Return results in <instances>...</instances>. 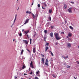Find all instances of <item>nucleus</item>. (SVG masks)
Here are the masks:
<instances>
[{"mask_svg": "<svg viewBox=\"0 0 79 79\" xmlns=\"http://www.w3.org/2000/svg\"><path fill=\"white\" fill-rule=\"evenodd\" d=\"M67 46L69 48H70V47H71V44L68 43V44H67Z\"/></svg>", "mask_w": 79, "mask_h": 79, "instance_id": "9", "label": "nucleus"}, {"mask_svg": "<svg viewBox=\"0 0 79 79\" xmlns=\"http://www.w3.org/2000/svg\"><path fill=\"white\" fill-rule=\"evenodd\" d=\"M44 5H45V6H47V5H46V3H45V2H44Z\"/></svg>", "mask_w": 79, "mask_h": 79, "instance_id": "35", "label": "nucleus"}, {"mask_svg": "<svg viewBox=\"0 0 79 79\" xmlns=\"http://www.w3.org/2000/svg\"><path fill=\"white\" fill-rule=\"evenodd\" d=\"M24 76H26V75H27V74H26V73H24Z\"/></svg>", "mask_w": 79, "mask_h": 79, "instance_id": "42", "label": "nucleus"}, {"mask_svg": "<svg viewBox=\"0 0 79 79\" xmlns=\"http://www.w3.org/2000/svg\"><path fill=\"white\" fill-rule=\"evenodd\" d=\"M18 1V0H17V1Z\"/></svg>", "mask_w": 79, "mask_h": 79, "instance_id": "62", "label": "nucleus"}, {"mask_svg": "<svg viewBox=\"0 0 79 79\" xmlns=\"http://www.w3.org/2000/svg\"><path fill=\"white\" fill-rule=\"evenodd\" d=\"M64 58L65 59V60H66V56H64Z\"/></svg>", "mask_w": 79, "mask_h": 79, "instance_id": "41", "label": "nucleus"}, {"mask_svg": "<svg viewBox=\"0 0 79 79\" xmlns=\"http://www.w3.org/2000/svg\"><path fill=\"white\" fill-rule=\"evenodd\" d=\"M38 7H39V8H40V4H39L38 5Z\"/></svg>", "mask_w": 79, "mask_h": 79, "instance_id": "30", "label": "nucleus"}, {"mask_svg": "<svg viewBox=\"0 0 79 79\" xmlns=\"http://www.w3.org/2000/svg\"><path fill=\"white\" fill-rule=\"evenodd\" d=\"M45 52H47V50H45Z\"/></svg>", "mask_w": 79, "mask_h": 79, "instance_id": "58", "label": "nucleus"}, {"mask_svg": "<svg viewBox=\"0 0 79 79\" xmlns=\"http://www.w3.org/2000/svg\"><path fill=\"white\" fill-rule=\"evenodd\" d=\"M32 16L33 18L34 19V18H35V15H34L33 14H32Z\"/></svg>", "mask_w": 79, "mask_h": 79, "instance_id": "18", "label": "nucleus"}, {"mask_svg": "<svg viewBox=\"0 0 79 79\" xmlns=\"http://www.w3.org/2000/svg\"><path fill=\"white\" fill-rule=\"evenodd\" d=\"M42 8H43V9H45V8L43 7V6H42Z\"/></svg>", "mask_w": 79, "mask_h": 79, "instance_id": "47", "label": "nucleus"}, {"mask_svg": "<svg viewBox=\"0 0 79 79\" xmlns=\"http://www.w3.org/2000/svg\"><path fill=\"white\" fill-rule=\"evenodd\" d=\"M44 40L45 42H46V39H47V37H44Z\"/></svg>", "mask_w": 79, "mask_h": 79, "instance_id": "20", "label": "nucleus"}, {"mask_svg": "<svg viewBox=\"0 0 79 79\" xmlns=\"http://www.w3.org/2000/svg\"><path fill=\"white\" fill-rule=\"evenodd\" d=\"M48 18V19H49L50 21H51L52 19L50 16Z\"/></svg>", "mask_w": 79, "mask_h": 79, "instance_id": "21", "label": "nucleus"}, {"mask_svg": "<svg viewBox=\"0 0 79 79\" xmlns=\"http://www.w3.org/2000/svg\"><path fill=\"white\" fill-rule=\"evenodd\" d=\"M66 58H68V56H67Z\"/></svg>", "mask_w": 79, "mask_h": 79, "instance_id": "48", "label": "nucleus"}, {"mask_svg": "<svg viewBox=\"0 0 79 79\" xmlns=\"http://www.w3.org/2000/svg\"><path fill=\"white\" fill-rule=\"evenodd\" d=\"M24 52V50H22L21 51V53L20 54L21 55H23V52Z\"/></svg>", "mask_w": 79, "mask_h": 79, "instance_id": "15", "label": "nucleus"}, {"mask_svg": "<svg viewBox=\"0 0 79 79\" xmlns=\"http://www.w3.org/2000/svg\"><path fill=\"white\" fill-rule=\"evenodd\" d=\"M53 77H55V76L53 75Z\"/></svg>", "mask_w": 79, "mask_h": 79, "instance_id": "55", "label": "nucleus"}, {"mask_svg": "<svg viewBox=\"0 0 79 79\" xmlns=\"http://www.w3.org/2000/svg\"><path fill=\"white\" fill-rule=\"evenodd\" d=\"M45 64L47 66H48V59H47L46 60V62H45Z\"/></svg>", "mask_w": 79, "mask_h": 79, "instance_id": "3", "label": "nucleus"}, {"mask_svg": "<svg viewBox=\"0 0 79 79\" xmlns=\"http://www.w3.org/2000/svg\"><path fill=\"white\" fill-rule=\"evenodd\" d=\"M33 50H35V48H33Z\"/></svg>", "mask_w": 79, "mask_h": 79, "instance_id": "54", "label": "nucleus"}, {"mask_svg": "<svg viewBox=\"0 0 79 79\" xmlns=\"http://www.w3.org/2000/svg\"><path fill=\"white\" fill-rule=\"evenodd\" d=\"M26 13H27V14H30V15H31V12L27 10L26 11Z\"/></svg>", "mask_w": 79, "mask_h": 79, "instance_id": "13", "label": "nucleus"}, {"mask_svg": "<svg viewBox=\"0 0 79 79\" xmlns=\"http://www.w3.org/2000/svg\"><path fill=\"white\" fill-rule=\"evenodd\" d=\"M30 74L32 75V71H31L30 73Z\"/></svg>", "mask_w": 79, "mask_h": 79, "instance_id": "34", "label": "nucleus"}, {"mask_svg": "<svg viewBox=\"0 0 79 79\" xmlns=\"http://www.w3.org/2000/svg\"><path fill=\"white\" fill-rule=\"evenodd\" d=\"M41 56H42V57H43V58H44V55L42 54H41Z\"/></svg>", "mask_w": 79, "mask_h": 79, "instance_id": "25", "label": "nucleus"}, {"mask_svg": "<svg viewBox=\"0 0 79 79\" xmlns=\"http://www.w3.org/2000/svg\"><path fill=\"white\" fill-rule=\"evenodd\" d=\"M24 68H26V66L24 65H23V67H22V69H24Z\"/></svg>", "mask_w": 79, "mask_h": 79, "instance_id": "19", "label": "nucleus"}, {"mask_svg": "<svg viewBox=\"0 0 79 79\" xmlns=\"http://www.w3.org/2000/svg\"><path fill=\"white\" fill-rule=\"evenodd\" d=\"M29 20H30V19H27L25 21V23H24V24H27V23H28V22L29 21Z\"/></svg>", "mask_w": 79, "mask_h": 79, "instance_id": "2", "label": "nucleus"}, {"mask_svg": "<svg viewBox=\"0 0 79 79\" xmlns=\"http://www.w3.org/2000/svg\"><path fill=\"white\" fill-rule=\"evenodd\" d=\"M72 10V8L70 7V8H69V9L68 10V11L69 13H72V10Z\"/></svg>", "mask_w": 79, "mask_h": 79, "instance_id": "5", "label": "nucleus"}, {"mask_svg": "<svg viewBox=\"0 0 79 79\" xmlns=\"http://www.w3.org/2000/svg\"><path fill=\"white\" fill-rule=\"evenodd\" d=\"M44 32L45 34H47V32H47V31L46 30H44Z\"/></svg>", "mask_w": 79, "mask_h": 79, "instance_id": "17", "label": "nucleus"}, {"mask_svg": "<svg viewBox=\"0 0 79 79\" xmlns=\"http://www.w3.org/2000/svg\"><path fill=\"white\" fill-rule=\"evenodd\" d=\"M29 31L27 30V31H24V32L26 34H28V33H29Z\"/></svg>", "mask_w": 79, "mask_h": 79, "instance_id": "11", "label": "nucleus"}, {"mask_svg": "<svg viewBox=\"0 0 79 79\" xmlns=\"http://www.w3.org/2000/svg\"><path fill=\"white\" fill-rule=\"evenodd\" d=\"M19 9V7L18 8V9H17V10H18Z\"/></svg>", "mask_w": 79, "mask_h": 79, "instance_id": "56", "label": "nucleus"}, {"mask_svg": "<svg viewBox=\"0 0 79 79\" xmlns=\"http://www.w3.org/2000/svg\"><path fill=\"white\" fill-rule=\"evenodd\" d=\"M21 79H23V78H22Z\"/></svg>", "mask_w": 79, "mask_h": 79, "instance_id": "61", "label": "nucleus"}, {"mask_svg": "<svg viewBox=\"0 0 79 79\" xmlns=\"http://www.w3.org/2000/svg\"><path fill=\"white\" fill-rule=\"evenodd\" d=\"M17 16V15L16 14L15 15V19L14 20H15L16 19V17Z\"/></svg>", "mask_w": 79, "mask_h": 79, "instance_id": "24", "label": "nucleus"}, {"mask_svg": "<svg viewBox=\"0 0 79 79\" xmlns=\"http://www.w3.org/2000/svg\"><path fill=\"white\" fill-rule=\"evenodd\" d=\"M15 79H17V77H16V76H15Z\"/></svg>", "mask_w": 79, "mask_h": 79, "instance_id": "43", "label": "nucleus"}, {"mask_svg": "<svg viewBox=\"0 0 79 79\" xmlns=\"http://www.w3.org/2000/svg\"><path fill=\"white\" fill-rule=\"evenodd\" d=\"M56 45H58V43H56Z\"/></svg>", "mask_w": 79, "mask_h": 79, "instance_id": "44", "label": "nucleus"}, {"mask_svg": "<svg viewBox=\"0 0 79 79\" xmlns=\"http://www.w3.org/2000/svg\"><path fill=\"white\" fill-rule=\"evenodd\" d=\"M16 21V20H14V23H15V21Z\"/></svg>", "mask_w": 79, "mask_h": 79, "instance_id": "52", "label": "nucleus"}, {"mask_svg": "<svg viewBox=\"0 0 79 79\" xmlns=\"http://www.w3.org/2000/svg\"><path fill=\"white\" fill-rule=\"evenodd\" d=\"M78 48H79V45L78 46Z\"/></svg>", "mask_w": 79, "mask_h": 79, "instance_id": "60", "label": "nucleus"}, {"mask_svg": "<svg viewBox=\"0 0 79 79\" xmlns=\"http://www.w3.org/2000/svg\"><path fill=\"white\" fill-rule=\"evenodd\" d=\"M71 3H72V4H74V2H71Z\"/></svg>", "mask_w": 79, "mask_h": 79, "instance_id": "39", "label": "nucleus"}, {"mask_svg": "<svg viewBox=\"0 0 79 79\" xmlns=\"http://www.w3.org/2000/svg\"><path fill=\"white\" fill-rule=\"evenodd\" d=\"M31 41H32V39H30V44H31Z\"/></svg>", "mask_w": 79, "mask_h": 79, "instance_id": "32", "label": "nucleus"}, {"mask_svg": "<svg viewBox=\"0 0 79 79\" xmlns=\"http://www.w3.org/2000/svg\"><path fill=\"white\" fill-rule=\"evenodd\" d=\"M64 9H66L67 8V5L66 4H64Z\"/></svg>", "mask_w": 79, "mask_h": 79, "instance_id": "10", "label": "nucleus"}, {"mask_svg": "<svg viewBox=\"0 0 79 79\" xmlns=\"http://www.w3.org/2000/svg\"><path fill=\"white\" fill-rule=\"evenodd\" d=\"M69 27L70 29H73V27L71 26H70Z\"/></svg>", "mask_w": 79, "mask_h": 79, "instance_id": "23", "label": "nucleus"}, {"mask_svg": "<svg viewBox=\"0 0 79 79\" xmlns=\"http://www.w3.org/2000/svg\"><path fill=\"white\" fill-rule=\"evenodd\" d=\"M19 36H22V34L21 33H19Z\"/></svg>", "mask_w": 79, "mask_h": 79, "instance_id": "22", "label": "nucleus"}, {"mask_svg": "<svg viewBox=\"0 0 79 79\" xmlns=\"http://www.w3.org/2000/svg\"><path fill=\"white\" fill-rule=\"evenodd\" d=\"M27 38L28 39H29V35H27Z\"/></svg>", "mask_w": 79, "mask_h": 79, "instance_id": "37", "label": "nucleus"}, {"mask_svg": "<svg viewBox=\"0 0 79 79\" xmlns=\"http://www.w3.org/2000/svg\"><path fill=\"white\" fill-rule=\"evenodd\" d=\"M67 38H68V39H69V37H68V36H67Z\"/></svg>", "mask_w": 79, "mask_h": 79, "instance_id": "51", "label": "nucleus"}, {"mask_svg": "<svg viewBox=\"0 0 79 79\" xmlns=\"http://www.w3.org/2000/svg\"><path fill=\"white\" fill-rule=\"evenodd\" d=\"M39 71L38 70V71L36 72V75L37 76H40V75H39Z\"/></svg>", "mask_w": 79, "mask_h": 79, "instance_id": "8", "label": "nucleus"}, {"mask_svg": "<svg viewBox=\"0 0 79 79\" xmlns=\"http://www.w3.org/2000/svg\"><path fill=\"white\" fill-rule=\"evenodd\" d=\"M69 40H71V39H69Z\"/></svg>", "mask_w": 79, "mask_h": 79, "instance_id": "59", "label": "nucleus"}, {"mask_svg": "<svg viewBox=\"0 0 79 79\" xmlns=\"http://www.w3.org/2000/svg\"><path fill=\"white\" fill-rule=\"evenodd\" d=\"M53 32H51L50 34V35L51 37H53Z\"/></svg>", "mask_w": 79, "mask_h": 79, "instance_id": "12", "label": "nucleus"}, {"mask_svg": "<svg viewBox=\"0 0 79 79\" xmlns=\"http://www.w3.org/2000/svg\"><path fill=\"white\" fill-rule=\"evenodd\" d=\"M33 62H32V61H31L30 64V67H31V68L32 69L34 68V66H33Z\"/></svg>", "mask_w": 79, "mask_h": 79, "instance_id": "4", "label": "nucleus"}, {"mask_svg": "<svg viewBox=\"0 0 79 79\" xmlns=\"http://www.w3.org/2000/svg\"><path fill=\"white\" fill-rule=\"evenodd\" d=\"M23 31H24V29H23L22 30V32H23Z\"/></svg>", "mask_w": 79, "mask_h": 79, "instance_id": "46", "label": "nucleus"}, {"mask_svg": "<svg viewBox=\"0 0 79 79\" xmlns=\"http://www.w3.org/2000/svg\"><path fill=\"white\" fill-rule=\"evenodd\" d=\"M62 57H63V58H64V55H63V56H62Z\"/></svg>", "mask_w": 79, "mask_h": 79, "instance_id": "50", "label": "nucleus"}, {"mask_svg": "<svg viewBox=\"0 0 79 79\" xmlns=\"http://www.w3.org/2000/svg\"><path fill=\"white\" fill-rule=\"evenodd\" d=\"M33 53H35V52H36V50H33Z\"/></svg>", "mask_w": 79, "mask_h": 79, "instance_id": "28", "label": "nucleus"}, {"mask_svg": "<svg viewBox=\"0 0 79 79\" xmlns=\"http://www.w3.org/2000/svg\"><path fill=\"white\" fill-rule=\"evenodd\" d=\"M35 79H39L37 77H35L34 78Z\"/></svg>", "mask_w": 79, "mask_h": 79, "instance_id": "26", "label": "nucleus"}, {"mask_svg": "<svg viewBox=\"0 0 79 79\" xmlns=\"http://www.w3.org/2000/svg\"><path fill=\"white\" fill-rule=\"evenodd\" d=\"M77 64H79V61H77Z\"/></svg>", "mask_w": 79, "mask_h": 79, "instance_id": "45", "label": "nucleus"}, {"mask_svg": "<svg viewBox=\"0 0 79 79\" xmlns=\"http://www.w3.org/2000/svg\"><path fill=\"white\" fill-rule=\"evenodd\" d=\"M45 49L46 50H48V47H46Z\"/></svg>", "mask_w": 79, "mask_h": 79, "instance_id": "29", "label": "nucleus"}, {"mask_svg": "<svg viewBox=\"0 0 79 79\" xmlns=\"http://www.w3.org/2000/svg\"><path fill=\"white\" fill-rule=\"evenodd\" d=\"M49 44V43H47L46 44H45V45L46 46H48V44Z\"/></svg>", "mask_w": 79, "mask_h": 79, "instance_id": "31", "label": "nucleus"}, {"mask_svg": "<svg viewBox=\"0 0 79 79\" xmlns=\"http://www.w3.org/2000/svg\"><path fill=\"white\" fill-rule=\"evenodd\" d=\"M52 9H50L49 10V13H52Z\"/></svg>", "mask_w": 79, "mask_h": 79, "instance_id": "16", "label": "nucleus"}, {"mask_svg": "<svg viewBox=\"0 0 79 79\" xmlns=\"http://www.w3.org/2000/svg\"><path fill=\"white\" fill-rule=\"evenodd\" d=\"M70 66L68 65V67H67V68H70Z\"/></svg>", "mask_w": 79, "mask_h": 79, "instance_id": "38", "label": "nucleus"}, {"mask_svg": "<svg viewBox=\"0 0 79 79\" xmlns=\"http://www.w3.org/2000/svg\"><path fill=\"white\" fill-rule=\"evenodd\" d=\"M55 36L56 39L57 40H60L61 39V38L59 36V34L58 33H56L55 34Z\"/></svg>", "mask_w": 79, "mask_h": 79, "instance_id": "1", "label": "nucleus"}, {"mask_svg": "<svg viewBox=\"0 0 79 79\" xmlns=\"http://www.w3.org/2000/svg\"><path fill=\"white\" fill-rule=\"evenodd\" d=\"M74 77V78L75 79H76V77Z\"/></svg>", "mask_w": 79, "mask_h": 79, "instance_id": "53", "label": "nucleus"}, {"mask_svg": "<svg viewBox=\"0 0 79 79\" xmlns=\"http://www.w3.org/2000/svg\"><path fill=\"white\" fill-rule=\"evenodd\" d=\"M27 51L29 52V53H30V51L29 50H27Z\"/></svg>", "mask_w": 79, "mask_h": 79, "instance_id": "40", "label": "nucleus"}, {"mask_svg": "<svg viewBox=\"0 0 79 79\" xmlns=\"http://www.w3.org/2000/svg\"><path fill=\"white\" fill-rule=\"evenodd\" d=\"M34 5V2H33L31 4V5Z\"/></svg>", "mask_w": 79, "mask_h": 79, "instance_id": "49", "label": "nucleus"}, {"mask_svg": "<svg viewBox=\"0 0 79 79\" xmlns=\"http://www.w3.org/2000/svg\"><path fill=\"white\" fill-rule=\"evenodd\" d=\"M53 27H54L53 26H52L51 27V29H53Z\"/></svg>", "mask_w": 79, "mask_h": 79, "instance_id": "36", "label": "nucleus"}, {"mask_svg": "<svg viewBox=\"0 0 79 79\" xmlns=\"http://www.w3.org/2000/svg\"><path fill=\"white\" fill-rule=\"evenodd\" d=\"M50 52H51V54L53 56V53H52V52L50 51Z\"/></svg>", "mask_w": 79, "mask_h": 79, "instance_id": "27", "label": "nucleus"}, {"mask_svg": "<svg viewBox=\"0 0 79 79\" xmlns=\"http://www.w3.org/2000/svg\"><path fill=\"white\" fill-rule=\"evenodd\" d=\"M44 61H45V59H44V58H42L41 59L42 63V64H44Z\"/></svg>", "mask_w": 79, "mask_h": 79, "instance_id": "6", "label": "nucleus"}, {"mask_svg": "<svg viewBox=\"0 0 79 79\" xmlns=\"http://www.w3.org/2000/svg\"><path fill=\"white\" fill-rule=\"evenodd\" d=\"M61 34H64V32H61Z\"/></svg>", "mask_w": 79, "mask_h": 79, "instance_id": "33", "label": "nucleus"}, {"mask_svg": "<svg viewBox=\"0 0 79 79\" xmlns=\"http://www.w3.org/2000/svg\"><path fill=\"white\" fill-rule=\"evenodd\" d=\"M68 35L69 37H71L72 36V35L71 34V33H69V34H68Z\"/></svg>", "mask_w": 79, "mask_h": 79, "instance_id": "14", "label": "nucleus"}, {"mask_svg": "<svg viewBox=\"0 0 79 79\" xmlns=\"http://www.w3.org/2000/svg\"><path fill=\"white\" fill-rule=\"evenodd\" d=\"M15 39H14V40H13V41H15Z\"/></svg>", "mask_w": 79, "mask_h": 79, "instance_id": "57", "label": "nucleus"}, {"mask_svg": "<svg viewBox=\"0 0 79 79\" xmlns=\"http://www.w3.org/2000/svg\"><path fill=\"white\" fill-rule=\"evenodd\" d=\"M23 42H24L27 45L28 44V42H27V41L26 40H23Z\"/></svg>", "mask_w": 79, "mask_h": 79, "instance_id": "7", "label": "nucleus"}]
</instances>
